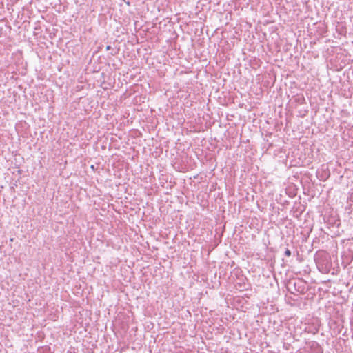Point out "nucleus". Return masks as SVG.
Listing matches in <instances>:
<instances>
[{
  "label": "nucleus",
  "instance_id": "f257e3e1",
  "mask_svg": "<svg viewBox=\"0 0 353 353\" xmlns=\"http://www.w3.org/2000/svg\"><path fill=\"white\" fill-rule=\"evenodd\" d=\"M316 265L318 267V269L323 272V273H328L330 269L331 264L327 261V259H317L316 260Z\"/></svg>",
  "mask_w": 353,
  "mask_h": 353
},
{
  "label": "nucleus",
  "instance_id": "f03ea898",
  "mask_svg": "<svg viewBox=\"0 0 353 353\" xmlns=\"http://www.w3.org/2000/svg\"><path fill=\"white\" fill-rule=\"evenodd\" d=\"M284 254L286 256L289 257L291 256V251L289 249H286Z\"/></svg>",
  "mask_w": 353,
  "mask_h": 353
},
{
  "label": "nucleus",
  "instance_id": "7ed1b4c3",
  "mask_svg": "<svg viewBox=\"0 0 353 353\" xmlns=\"http://www.w3.org/2000/svg\"><path fill=\"white\" fill-rule=\"evenodd\" d=\"M110 49H111V46H106V50H110Z\"/></svg>",
  "mask_w": 353,
  "mask_h": 353
},
{
  "label": "nucleus",
  "instance_id": "20e7f679",
  "mask_svg": "<svg viewBox=\"0 0 353 353\" xmlns=\"http://www.w3.org/2000/svg\"><path fill=\"white\" fill-rule=\"evenodd\" d=\"M123 1L125 2V0H123ZM126 3H127L128 5H130V2H129V1H126Z\"/></svg>",
  "mask_w": 353,
  "mask_h": 353
}]
</instances>
